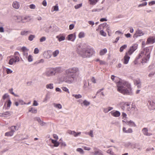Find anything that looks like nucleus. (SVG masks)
I'll return each mask as SVG.
<instances>
[{
  "mask_svg": "<svg viewBox=\"0 0 155 155\" xmlns=\"http://www.w3.org/2000/svg\"><path fill=\"white\" fill-rule=\"evenodd\" d=\"M111 79L116 83L117 87V90L120 93L124 94H132L130 85L127 82L120 80L118 78L112 75Z\"/></svg>",
  "mask_w": 155,
  "mask_h": 155,
  "instance_id": "1",
  "label": "nucleus"
},
{
  "mask_svg": "<svg viewBox=\"0 0 155 155\" xmlns=\"http://www.w3.org/2000/svg\"><path fill=\"white\" fill-rule=\"evenodd\" d=\"M78 53L83 58H90L94 54L95 52L93 48L87 47L78 49Z\"/></svg>",
  "mask_w": 155,
  "mask_h": 155,
  "instance_id": "2",
  "label": "nucleus"
},
{
  "mask_svg": "<svg viewBox=\"0 0 155 155\" xmlns=\"http://www.w3.org/2000/svg\"><path fill=\"white\" fill-rule=\"evenodd\" d=\"M138 45L136 44H134L130 47L128 50L125 53L123 59V63L124 64H127L130 59V56L137 49Z\"/></svg>",
  "mask_w": 155,
  "mask_h": 155,
  "instance_id": "3",
  "label": "nucleus"
},
{
  "mask_svg": "<svg viewBox=\"0 0 155 155\" xmlns=\"http://www.w3.org/2000/svg\"><path fill=\"white\" fill-rule=\"evenodd\" d=\"M150 56V51L149 49L146 48L142 51L139 54L138 58H142L143 62L146 63L149 60Z\"/></svg>",
  "mask_w": 155,
  "mask_h": 155,
  "instance_id": "4",
  "label": "nucleus"
},
{
  "mask_svg": "<svg viewBox=\"0 0 155 155\" xmlns=\"http://www.w3.org/2000/svg\"><path fill=\"white\" fill-rule=\"evenodd\" d=\"M65 75L66 76L63 78V81L68 84L71 83L74 81L75 77L73 74L68 75H66L65 74Z\"/></svg>",
  "mask_w": 155,
  "mask_h": 155,
  "instance_id": "5",
  "label": "nucleus"
},
{
  "mask_svg": "<svg viewBox=\"0 0 155 155\" xmlns=\"http://www.w3.org/2000/svg\"><path fill=\"white\" fill-rule=\"evenodd\" d=\"M79 71V69L77 68H71L66 70L65 74L66 75H71V74H73L74 76H75V75Z\"/></svg>",
  "mask_w": 155,
  "mask_h": 155,
  "instance_id": "6",
  "label": "nucleus"
},
{
  "mask_svg": "<svg viewBox=\"0 0 155 155\" xmlns=\"http://www.w3.org/2000/svg\"><path fill=\"white\" fill-rule=\"evenodd\" d=\"M121 108L124 110L129 111L130 109V104L128 103L123 102L121 103Z\"/></svg>",
  "mask_w": 155,
  "mask_h": 155,
  "instance_id": "7",
  "label": "nucleus"
},
{
  "mask_svg": "<svg viewBox=\"0 0 155 155\" xmlns=\"http://www.w3.org/2000/svg\"><path fill=\"white\" fill-rule=\"evenodd\" d=\"M46 75L47 76H51L55 74L54 68H50L47 69L45 73Z\"/></svg>",
  "mask_w": 155,
  "mask_h": 155,
  "instance_id": "8",
  "label": "nucleus"
},
{
  "mask_svg": "<svg viewBox=\"0 0 155 155\" xmlns=\"http://www.w3.org/2000/svg\"><path fill=\"white\" fill-rule=\"evenodd\" d=\"M144 33L141 30L137 29L134 35V38H137L138 37L140 36L143 35Z\"/></svg>",
  "mask_w": 155,
  "mask_h": 155,
  "instance_id": "9",
  "label": "nucleus"
},
{
  "mask_svg": "<svg viewBox=\"0 0 155 155\" xmlns=\"http://www.w3.org/2000/svg\"><path fill=\"white\" fill-rule=\"evenodd\" d=\"M142 132L143 134L146 136H150L152 135V134L148 132V130L147 128H144L142 130Z\"/></svg>",
  "mask_w": 155,
  "mask_h": 155,
  "instance_id": "10",
  "label": "nucleus"
},
{
  "mask_svg": "<svg viewBox=\"0 0 155 155\" xmlns=\"http://www.w3.org/2000/svg\"><path fill=\"white\" fill-rule=\"evenodd\" d=\"M12 6L15 9H18L20 7V4L17 1H15L13 3Z\"/></svg>",
  "mask_w": 155,
  "mask_h": 155,
  "instance_id": "11",
  "label": "nucleus"
},
{
  "mask_svg": "<svg viewBox=\"0 0 155 155\" xmlns=\"http://www.w3.org/2000/svg\"><path fill=\"white\" fill-rule=\"evenodd\" d=\"M111 115L114 117H118L120 115V113L117 111H112L110 112Z\"/></svg>",
  "mask_w": 155,
  "mask_h": 155,
  "instance_id": "12",
  "label": "nucleus"
},
{
  "mask_svg": "<svg viewBox=\"0 0 155 155\" xmlns=\"http://www.w3.org/2000/svg\"><path fill=\"white\" fill-rule=\"evenodd\" d=\"M65 36L63 34H60L56 36V38L58 39L59 41L64 40L65 39Z\"/></svg>",
  "mask_w": 155,
  "mask_h": 155,
  "instance_id": "13",
  "label": "nucleus"
},
{
  "mask_svg": "<svg viewBox=\"0 0 155 155\" xmlns=\"http://www.w3.org/2000/svg\"><path fill=\"white\" fill-rule=\"evenodd\" d=\"M149 108L150 110H153L155 109V103L153 101L149 102Z\"/></svg>",
  "mask_w": 155,
  "mask_h": 155,
  "instance_id": "14",
  "label": "nucleus"
},
{
  "mask_svg": "<svg viewBox=\"0 0 155 155\" xmlns=\"http://www.w3.org/2000/svg\"><path fill=\"white\" fill-rule=\"evenodd\" d=\"M68 39L73 41L75 39V35L74 34H71L69 35L68 37Z\"/></svg>",
  "mask_w": 155,
  "mask_h": 155,
  "instance_id": "15",
  "label": "nucleus"
},
{
  "mask_svg": "<svg viewBox=\"0 0 155 155\" xmlns=\"http://www.w3.org/2000/svg\"><path fill=\"white\" fill-rule=\"evenodd\" d=\"M94 152L92 153L94 155H103L101 152L100 150H97L96 148H94Z\"/></svg>",
  "mask_w": 155,
  "mask_h": 155,
  "instance_id": "16",
  "label": "nucleus"
},
{
  "mask_svg": "<svg viewBox=\"0 0 155 155\" xmlns=\"http://www.w3.org/2000/svg\"><path fill=\"white\" fill-rule=\"evenodd\" d=\"M122 122L125 123L126 124H128V125L130 126L135 127L136 126V125L135 124V123L131 120L127 121H125L123 120Z\"/></svg>",
  "mask_w": 155,
  "mask_h": 155,
  "instance_id": "17",
  "label": "nucleus"
},
{
  "mask_svg": "<svg viewBox=\"0 0 155 155\" xmlns=\"http://www.w3.org/2000/svg\"><path fill=\"white\" fill-rule=\"evenodd\" d=\"M155 42V39L153 37H150L147 39V43L148 44H152L154 43Z\"/></svg>",
  "mask_w": 155,
  "mask_h": 155,
  "instance_id": "18",
  "label": "nucleus"
},
{
  "mask_svg": "<svg viewBox=\"0 0 155 155\" xmlns=\"http://www.w3.org/2000/svg\"><path fill=\"white\" fill-rule=\"evenodd\" d=\"M51 52L50 51H48L44 54V56L47 58H49L51 57Z\"/></svg>",
  "mask_w": 155,
  "mask_h": 155,
  "instance_id": "19",
  "label": "nucleus"
},
{
  "mask_svg": "<svg viewBox=\"0 0 155 155\" xmlns=\"http://www.w3.org/2000/svg\"><path fill=\"white\" fill-rule=\"evenodd\" d=\"M31 32L30 31H27L24 30L21 31L20 34L21 35H27L28 34L30 33Z\"/></svg>",
  "mask_w": 155,
  "mask_h": 155,
  "instance_id": "20",
  "label": "nucleus"
},
{
  "mask_svg": "<svg viewBox=\"0 0 155 155\" xmlns=\"http://www.w3.org/2000/svg\"><path fill=\"white\" fill-rule=\"evenodd\" d=\"M37 111V110L33 107H29L28 109V111L33 113H36Z\"/></svg>",
  "mask_w": 155,
  "mask_h": 155,
  "instance_id": "21",
  "label": "nucleus"
},
{
  "mask_svg": "<svg viewBox=\"0 0 155 155\" xmlns=\"http://www.w3.org/2000/svg\"><path fill=\"white\" fill-rule=\"evenodd\" d=\"M51 142L54 144V147H58L59 145V143L56 140L52 139Z\"/></svg>",
  "mask_w": 155,
  "mask_h": 155,
  "instance_id": "22",
  "label": "nucleus"
},
{
  "mask_svg": "<svg viewBox=\"0 0 155 155\" xmlns=\"http://www.w3.org/2000/svg\"><path fill=\"white\" fill-rule=\"evenodd\" d=\"M54 71L55 74L61 73L62 72L61 68L60 67H58L55 68H54Z\"/></svg>",
  "mask_w": 155,
  "mask_h": 155,
  "instance_id": "23",
  "label": "nucleus"
},
{
  "mask_svg": "<svg viewBox=\"0 0 155 155\" xmlns=\"http://www.w3.org/2000/svg\"><path fill=\"white\" fill-rule=\"evenodd\" d=\"M107 51V49L106 48H104L102 49L100 51L99 54L100 55H103L106 54Z\"/></svg>",
  "mask_w": 155,
  "mask_h": 155,
  "instance_id": "24",
  "label": "nucleus"
},
{
  "mask_svg": "<svg viewBox=\"0 0 155 155\" xmlns=\"http://www.w3.org/2000/svg\"><path fill=\"white\" fill-rule=\"evenodd\" d=\"M2 114L3 116L6 117L10 116L11 115V112L9 111H6L2 113Z\"/></svg>",
  "mask_w": 155,
  "mask_h": 155,
  "instance_id": "25",
  "label": "nucleus"
},
{
  "mask_svg": "<svg viewBox=\"0 0 155 155\" xmlns=\"http://www.w3.org/2000/svg\"><path fill=\"white\" fill-rule=\"evenodd\" d=\"M127 47V45H124L121 46L120 49V51L122 52L123 51L124 49H126Z\"/></svg>",
  "mask_w": 155,
  "mask_h": 155,
  "instance_id": "26",
  "label": "nucleus"
},
{
  "mask_svg": "<svg viewBox=\"0 0 155 155\" xmlns=\"http://www.w3.org/2000/svg\"><path fill=\"white\" fill-rule=\"evenodd\" d=\"M59 51L58 50H57L53 52L52 55L54 57H56L59 54Z\"/></svg>",
  "mask_w": 155,
  "mask_h": 155,
  "instance_id": "27",
  "label": "nucleus"
},
{
  "mask_svg": "<svg viewBox=\"0 0 155 155\" xmlns=\"http://www.w3.org/2000/svg\"><path fill=\"white\" fill-rule=\"evenodd\" d=\"M134 84L135 85H137L140 84V80L139 79L134 80Z\"/></svg>",
  "mask_w": 155,
  "mask_h": 155,
  "instance_id": "28",
  "label": "nucleus"
},
{
  "mask_svg": "<svg viewBox=\"0 0 155 155\" xmlns=\"http://www.w3.org/2000/svg\"><path fill=\"white\" fill-rule=\"evenodd\" d=\"M13 133L12 131H10L6 133L5 134V136H12L13 134Z\"/></svg>",
  "mask_w": 155,
  "mask_h": 155,
  "instance_id": "29",
  "label": "nucleus"
},
{
  "mask_svg": "<svg viewBox=\"0 0 155 155\" xmlns=\"http://www.w3.org/2000/svg\"><path fill=\"white\" fill-rule=\"evenodd\" d=\"M2 98L4 100H5L6 99H7L8 100V99H9V95L7 93L4 94Z\"/></svg>",
  "mask_w": 155,
  "mask_h": 155,
  "instance_id": "30",
  "label": "nucleus"
},
{
  "mask_svg": "<svg viewBox=\"0 0 155 155\" xmlns=\"http://www.w3.org/2000/svg\"><path fill=\"white\" fill-rule=\"evenodd\" d=\"M15 63H16V62H15L14 58H12L9 60L8 64L10 65H12Z\"/></svg>",
  "mask_w": 155,
  "mask_h": 155,
  "instance_id": "31",
  "label": "nucleus"
},
{
  "mask_svg": "<svg viewBox=\"0 0 155 155\" xmlns=\"http://www.w3.org/2000/svg\"><path fill=\"white\" fill-rule=\"evenodd\" d=\"M85 36V34L84 32H81L79 33L78 36L79 38H84Z\"/></svg>",
  "mask_w": 155,
  "mask_h": 155,
  "instance_id": "32",
  "label": "nucleus"
},
{
  "mask_svg": "<svg viewBox=\"0 0 155 155\" xmlns=\"http://www.w3.org/2000/svg\"><path fill=\"white\" fill-rule=\"evenodd\" d=\"M83 104L84 106H87L90 105V102L85 100L83 101V103L81 104Z\"/></svg>",
  "mask_w": 155,
  "mask_h": 155,
  "instance_id": "33",
  "label": "nucleus"
},
{
  "mask_svg": "<svg viewBox=\"0 0 155 155\" xmlns=\"http://www.w3.org/2000/svg\"><path fill=\"white\" fill-rule=\"evenodd\" d=\"M35 38V36L34 35H31L28 37V39L30 41H32L33 39Z\"/></svg>",
  "mask_w": 155,
  "mask_h": 155,
  "instance_id": "34",
  "label": "nucleus"
},
{
  "mask_svg": "<svg viewBox=\"0 0 155 155\" xmlns=\"http://www.w3.org/2000/svg\"><path fill=\"white\" fill-rule=\"evenodd\" d=\"M46 87L47 88H49L52 89L53 88V84H48L46 86Z\"/></svg>",
  "mask_w": 155,
  "mask_h": 155,
  "instance_id": "35",
  "label": "nucleus"
},
{
  "mask_svg": "<svg viewBox=\"0 0 155 155\" xmlns=\"http://www.w3.org/2000/svg\"><path fill=\"white\" fill-rule=\"evenodd\" d=\"M27 58L28 59V61L29 62H31L33 61L32 56L31 55H29L28 57H27Z\"/></svg>",
  "mask_w": 155,
  "mask_h": 155,
  "instance_id": "36",
  "label": "nucleus"
},
{
  "mask_svg": "<svg viewBox=\"0 0 155 155\" xmlns=\"http://www.w3.org/2000/svg\"><path fill=\"white\" fill-rule=\"evenodd\" d=\"M72 96L74 97L76 99H78L82 97V96L80 94H73Z\"/></svg>",
  "mask_w": 155,
  "mask_h": 155,
  "instance_id": "37",
  "label": "nucleus"
},
{
  "mask_svg": "<svg viewBox=\"0 0 155 155\" xmlns=\"http://www.w3.org/2000/svg\"><path fill=\"white\" fill-rule=\"evenodd\" d=\"M7 107L8 108H9L11 105L12 104V102L10 99H8L7 101Z\"/></svg>",
  "mask_w": 155,
  "mask_h": 155,
  "instance_id": "38",
  "label": "nucleus"
},
{
  "mask_svg": "<svg viewBox=\"0 0 155 155\" xmlns=\"http://www.w3.org/2000/svg\"><path fill=\"white\" fill-rule=\"evenodd\" d=\"M54 106L59 109H61L62 108V106L60 104H54Z\"/></svg>",
  "mask_w": 155,
  "mask_h": 155,
  "instance_id": "39",
  "label": "nucleus"
},
{
  "mask_svg": "<svg viewBox=\"0 0 155 155\" xmlns=\"http://www.w3.org/2000/svg\"><path fill=\"white\" fill-rule=\"evenodd\" d=\"M82 4L81 3L78 4H77L74 6V8L76 9H77L82 6Z\"/></svg>",
  "mask_w": 155,
  "mask_h": 155,
  "instance_id": "40",
  "label": "nucleus"
},
{
  "mask_svg": "<svg viewBox=\"0 0 155 155\" xmlns=\"http://www.w3.org/2000/svg\"><path fill=\"white\" fill-rule=\"evenodd\" d=\"M99 0H92L90 2V4L92 5H95Z\"/></svg>",
  "mask_w": 155,
  "mask_h": 155,
  "instance_id": "41",
  "label": "nucleus"
},
{
  "mask_svg": "<svg viewBox=\"0 0 155 155\" xmlns=\"http://www.w3.org/2000/svg\"><path fill=\"white\" fill-rule=\"evenodd\" d=\"M81 134V132H78V133H76L75 131H74L73 132V135L75 137L78 136V135L80 134Z\"/></svg>",
  "mask_w": 155,
  "mask_h": 155,
  "instance_id": "42",
  "label": "nucleus"
},
{
  "mask_svg": "<svg viewBox=\"0 0 155 155\" xmlns=\"http://www.w3.org/2000/svg\"><path fill=\"white\" fill-rule=\"evenodd\" d=\"M147 3L146 2H144L143 3L141 4H140L138 6V7H143L147 5Z\"/></svg>",
  "mask_w": 155,
  "mask_h": 155,
  "instance_id": "43",
  "label": "nucleus"
},
{
  "mask_svg": "<svg viewBox=\"0 0 155 155\" xmlns=\"http://www.w3.org/2000/svg\"><path fill=\"white\" fill-rule=\"evenodd\" d=\"M61 88L62 89V90L63 91H64L66 92H68V93H69V90H68V89L67 87H63Z\"/></svg>",
  "mask_w": 155,
  "mask_h": 155,
  "instance_id": "44",
  "label": "nucleus"
},
{
  "mask_svg": "<svg viewBox=\"0 0 155 155\" xmlns=\"http://www.w3.org/2000/svg\"><path fill=\"white\" fill-rule=\"evenodd\" d=\"M14 58H15V62H18V61H19V56H14Z\"/></svg>",
  "mask_w": 155,
  "mask_h": 155,
  "instance_id": "45",
  "label": "nucleus"
},
{
  "mask_svg": "<svg viewBox=\"0 0 155 155\" xmlns=\"http://www.w3.org/2000/svg\"><path fill=\"white\" fill-rule=\"evenodd\" d=\"M29 7L31 9H35V6L33 4H31L29 6Z\"/></svg>",
  "mask_w": 155,
  "mask_h": 155,
  "instance_id": "46",
  "label": "nucleus"
},
{
  "mask_svg": "<svg viewBox=\"0 0 155 155\" xmlns=\"http://www.w3.org/2000/svg\"><path fill=\"white\" fill-rule=\"evenodd\" d=\"M100 34L104 36H105L106 35V34L103 31L101 30L100 31Z\"/></svg>",
  "mask_w": 155,
  "mask_h": 155,
  "instance_id": "47",
  "label": "nucleus"
},
{
  "mask_svg": "<svg viewBox=\"0 0 155 155\" xmlns=\"http://www.w3.org/2000/svg\"><path fill=\"white\" fill-rule=\"evenodd\" d=\"M77 151L82 153H84V151L81 148H77Z\"/></svg>",
  "mask_w": 155,
  "mask_h": 155,
  "instance_id": "48",
  "label": "nucleus"
},
{
  "mask_svg": "<svg viewBox=\"0 0 155 155\" xmlns=\"http://www.w3.org/2000/svg\"><path fill=\"white\" fill-rule=\"evenodd\" d=\"M28 51H25L23 52V55L25 56L26 58H27V57L28 56Z\"/></svg>",
  "mask_w": 155,
  "mask_h": 155,
  "instance_id": "49",
  "label": "nucleus"
},
{
  "mask_svg": "<svg viewBox=\"0 0 155 155\" xmlns=\"http://www.w3.org/2000/svg\"><path fill=\"white\" fill-rule=\"evenodd\" d=\"M149 5L150 6H151L155 4V1H153L151 2H149L148 3Z\"/></svg>",
  "mask_w": 155,
  "mask_h": 155,
  "instance_id": "50",
  "label": "nucleus"
},
{
  "mask_svg": "<svg viewBox=\"0 0 155 155\" xmlns=\"http://www.w3.org/2000/svg\"><path fill=\"white\" fill-rule=\"evenodd\" d=\"M22 50L23 52L26 51H29V49H27L25 47V46L22 47Z\"/></svg>",
  "mask_w": 155,
  "mask_h": 155,
  "instance_id": "51",
  "label": "nucleus"
},
{
  "mask_svg": "<svg viewBox=\"0 0 155 155\" xmlns=\"http://www.w3.org/2000/svg\"><path fill=\"white\" fill-rule=\"evenodd\" d=\"M54 10L55 11H58V7L57 5H56L53 7Z\"/></svg>",
  "mask_w": 155,
  "mask_h": 155,
  "instance_id": "52",
  "label": "nucleus"
},
{
  "mask_svg": "<svg viewBox=\"0 0 155 155\" xmlns=\"http://www.w3.org/2000/svg\"><path fill=\"white\" fill-rule=\"evenodd\" d=\"M13 88H11L9 90V91L12 94L14 95L15 96H17V95L15 94L14 92L13 91Z\"/></svg>",
  "mask_w": 155,
  "mask_h": 155,
  "instance_id": "53",
  "label": "nucleus"
},
{
  "mask_svg": "<svg viewBox=\"0 0 155 155\" xmlns=\"http://www.w3.org/2000/svg\"><path fill=\"white\" fill-rule=\"evenodd\" d=\"M82 147L85 150H90L91 149V148L89 147H87L86 146H83Z\"/></svg>",
  "mask_w": 155,
  "mask_h": 155,
  "instance_id": "54",
  "label": "nucleus"
},
{
  "mask_svg": "<svg viewBox=\"0 0 155 155\" xmlns=\"http://www.w3.org/2000/svg\"><path fill=\"white\" fill-rule=\"evenodd\" d=\"M38 52L39 49H38V48H35L34 51V53L35 54H37L38 53Z\"/></svg>",
  "mask_w": 155,
  "mask_h": 155,
  "instance_id": "55",
  "label": "nucleus"
},
{
  "mask_svg": "<svg viewBox=\"0 0 155 155\" xmlns=\"http://www.w3.org/2000/svg\"><path fill=\"white\" fill-rule=\"evenodd\" d=\"M133 132V130L132 129L129 128L128 130H127V131L126 132V133H130Z\"/></svg>",
  "mask_w": 155,
  "mask_h": 155,
  "instance_id": "56",
  "label": "nucleus"
},
{
  "mask_svg": "<svg viewBox=\"0 0 155 155\" xmlns=\"http://www.w3.org/2000/svg\"><path fill=\"white\" fill-rule=\"evenodd\" d=\"M122 116L123 117V119L125 120L127 117V114L124 113H123L122 114Z\"/></svg>",
  "mask_w": 155,
  "mask_h": 155,
  "instance_id": "57",
  "label": "nucleus"
},
{
  "mask_svg": "<svg viewBox=\"0 0 155 155\" xmlns=\"http://www.w3.org/2000/svg\"><path fill=\"white\" fill-rule=\"evenodd\" d=\"M15 127H14V126H12L11 127V131H12L14 132L15 131V129L14 128H15Z\"/></svg>",
  "mask_w": 155,
  "mask_h": 155,
  "instance_id": "58",
  "label": "nucleus"
},
{
  "mask_svg": "<svg viewBox=\"0 0 155 155\" xmlns=\"http://www.w3.org/2000/svg\"><path fill=\"white\" fill-rule=\"evenodd\" d=\"M16 19L17 20H19L18 21H20L21 20V16H17L15 17Z\"/></svg>",
  "mask_w": 155,
  "mask_h": 155,
  "instance_id": "59",
  "label": "nucleus"
},
{
  "mask_svg": "<svg viewBox=\"0 0 155 155\" xmlns=\"http://www.w3.org/2000/svg\"><path fill=\"white\" fill-rule=\"evenodd\" d=\"M107 153H110L111 154H113V152L111 150V149H109L107 151Z\"/></svg>",
  "mask_w": 155,
  "mask_h": 155,
  "instance_id": "60",
  "label": "nucleus"
},
{
  "mask_svg": "<svg viewBox=\"0 0 155 155\" xmlns=\"http://www.w3.org/2000/svg\"><path fill=\"white\" fill-rule=\"evenodd\" d=\"M91 81L94 83H96V80L94 77H92L91 79Z\"/></svg>",
  "mask_w": 155,
  "mask_h": 155,
  "instance_id": "61",
  "label": "nucleus"
},
{
  "mask_svg": "<svg viewBox=\"0 0 155 155\" xmlns=\"http://www.w3.org/2000/svg\"><path fill=\"white\" fill-rule=\"evenodd\" d=\"M6 71L7 74H10L12 72V71L9 69H7Z\"/></svg>",
  "mask_w": 155,
  "mask_h": 155,
  "instance_id": "62",
  "label": "nucleus"
},
{
  "mask_svg": "<svg viewBox=\"0 0 155 155\" xmlns=\"http://www.w3.org/2000/svg\"><path fill=\"white\" fill-rule=\"evenodd\" d=\"M46 38L45 37H42L40 39V41L41 42H42L44 41L45 40Z\"/></svg>",
  "mask_w": 155,
  "mask_h": 155,
  "instance_id": "63",
  "label": "nucleus"
},
{
  "mask_svg": "<svg viewBox=\"0 0 155 155\" xmlns=\"http://www.w3.org/2000/svg\"><path fill=\"white\" fill-rule=\"evenodd\" d=\"M74 25L73 24L70 25H69V28L70 30L74 28Z\"/></svg>",
  "mask_w": 155,
  "mask_h": 155,
  "instance_id": "64",
  "label": "nucleus"
}]
</instances>
